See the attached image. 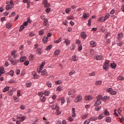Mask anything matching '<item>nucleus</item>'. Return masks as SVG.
<instances>
[{
  "label": "nucleus",
  "instance_id": "nucleus-1",
  "mask_svg": "<svg viewBox=\"0 0 124 124\" xmlns=\"http://www.w3.org/2000/svg\"><path fill=\"white\" fill-rule=\"evenodd\" d=\"M9 61L13 65H16L17 62H19V60H14V59L11 57H9Z\"/></svg>",
  "mask_w": 124,
  "mask_h": 124
},
{
  "label": "nucleus",
  "instance_id": "nucleus-2",
  "mask_svg": "<svg viewBox=\"0 0 124 124\" xmlns=\"http://www.w3.org/2000/svg\"><path fill=\"white\" fill-rule=\"evenodd\" d=\"M110 63V61L108 60H106L105 64L103 65V68L105 70H107V69L109 67V64Z\"/></svg>",
  "mask_w": 124,
  "mask_h": 124
},
{
  "label": "nucleus",
  "instance_id": "nucleus-3",
  "mask_svg": "<svg viewBox=\"0 0 124 124\" xmlns=\"http://www.w3.org/2000/svg\"><path fill=\"white\" fill-rule=\"evenodd\" d=\"M80 100H82V96L78 95L75 99V103H77Z\"/></svg>",
  "mask_w": 124,
  "mask_h": 124
},
{
  "label": "nucleus",
  "instance_id": "nucleus-4",
  "mask_svg": "<svg viewBox=\"0 0 124 124\" xmlns=\"http://www.w3.org/2000/svg\"><path fill=\"white\" fill-rule=\"evenodd\" d=\"M50 107L52 110H56L57 109H60V108H59V107L58 106V104L56 103L53 104V105H51L50 106Z\"/></svg>",
  "mask_w": 124,
  "mask_h": 124
},
{
  "label": "nucleus",
  "instance_id": "nucleus-5",
  "mask_svg": "<svg viewBox=\"0 0 124 124\" xmlns=\"http://www.w3.org/2000/svg\"><path fill=\"white\" fill-rule=\"evenodd\" d=\"M61 54V50L60 49H56V51H54V53L53 54V57H58L59 55Z\"/></svg>",
  "mask_w": 124,
  "mask_h": 124
},
{
  "label": "nucleus",
  "instance_id": "nucleus-6",
  "mask_svg": "<svg viewBox=\"0 0 124 124\" xmlns=\"http://www.w3.org/2000/svg\"><path fill=\"white\" fill-rule=\"evenodd\" d=\"M89 17H90V14L88 13H84L82 16V19H84L85 20H87V18H89Z\"/></svg>",
  "mask_w": 124,
  "mask_h": 124
},
{
  "label": "nucleus",
  "instance_id": "nucleus-7",
  "mask_svg": "<svg viewBox=\"0 0 124 124\" xmlns=\"http://www.w3.org/2000/svg\"><path fill=\"white\" fill-rule=\"evenodd\" d=\"M95 58L97 61H101L103 59V57L101 55H95Z\"/></svg>",
  "mask_w": 124,
  "mask_h": 124
},
{
  "label": "nucleus",
  "instance_id": "nucleus-8",
  "mask_svg": "<svg viewBox=\"0 0 124 124\" xmlns=\"http://www.w3.org/2000/svg\"><path fill=\"white\" fill-rule=\"evenodd\" d=\"M80 36L82 38H87V34L85 32H82L80 34Z\"/></svg>",
  "mask_w": 124,
  "mask_h": 124
},
{
  "label": "nucleus",
  "instance_id": "nucleus-9",
  "mask_svg": "<svg viewBox=\"0 0 124 124\" xmlns=\"http://www.w3.org/2000/svg\"><path fill=\"white\" fill-rule=\"evenodd\" d=\"M13 7H14V6L10 4L6 6V10H9V9H11V8H13Z\"/></svg>",
  "mask_w": 124,
  "mask_h": 124
},
{
  "label": "nucleus",
  "instance_id": "nucleus-10",
  "mask_svg": "<svg viewBox=\"0 0 124 124\" xmlns=\"http://www.w3.org/2000/svg\"><path fill=\"white\" fill-rule=\"evenodd\" d=\"M90 46L91 47H95V46H96V42L93 41H92L90 42Z\"/></svg>",
  "mask_w": 124,
  "mask_h": 124
},
{
  "label": "nucleus",
  "instance_id": "nucleus-11",
  "mask_svg": "<svg viewBox=\"0 0 124 124\" xmlns=\"http://www.w3.org/2000/svg\"><path fill=\"white\" fill-rule=\"evenodd\" d=\"M74 93H75V90H74V89H71L70 91L68 92V95H71V94Z\"/></svg>",
  "mask_w": 124,
  "mask_h": 124
},
{
  "label": "nucleus",
  "instance_id": "nucleus-12",
  "mask_svg": "<svg viewBox=\"0 0 124 124\" xmlns=\"http://www.w3.org/2000/svg\"><path fill=\"white\" fill-rule=\"evenodd\" d=\"M26 60H27V57H26L25 56H22L20 58V59L19 60V62H25L26 61Z\"/></svg>",
  "mask_w": 124,
  "mask_h": 124
},
{
  "label": "nucleus",
  "instance_id": "nucleus-13",
  "mask_svg": "<svg viewBox=\"0 0 124 124\" xmlns=\"http://www.w3.org/2000/svg\"><path fill=\"white\" fill-rule=\"evenodd\" d=\"M43 25L45 26H47V27L49 26V24H48V19H44Z\"/></svg>",
  "mask_w": 124,
  "mask_h": 124
},
{
  "label": "nucleus",
  "instance_id": "nucleus-14",
  "mask_svg": "<svg viewBox=\"0 0 124 124\" xmlns=\"http://www.w3.org/2000/svg\"><path fill=\"white\" fill-rule=\"evenodd\" d=\"M110 67H111V68H113V69L116 68V67H117V64H116V63L115 62L111 63Z\"/></svg>",
  "mask_w": 124,
  "mask_h": 124
},
{
  "label": "nucleus",
  "instance_id": "nucleus-15",
  "mask_svg": "<svg viewBox=\"0 0 124 124\" xmlns=\"http://www.w3.org/2000/svg\"><path fill=\"white\" fill-rule=\"evenodd\" d=\"M64 43H65L66 46H68L70 44V40L67 39H65Z\"/></svg>",
  "mask_w": 124,
  "mask_h": 124
},
{
  "label": "nucleus",
  "instance_id": "nucleus-16",
  "mask_svg": "<svg viewBox=\"0 0 124 124\" xmlns=\"http://www.w3.org/2000/svg\"><path fill=\"white\" fill-rule=\"evenodd\" d=\"M100 104H101V101H100V100H97L94 105V106H97L98 105H100Z\"/></svg>",
  "mask_w": 124,
  "mask_h": 124
},
{
  "label": "nucleus",
  "instance_id": "nucleus-17",
  "mask_svg": "<svg viewBox=\"0 0 124 124\" xmlns=\"http://www.w3.org/2000/svg\"><path fill=\"white\" fill-rule=\"evenodd\" d=\"M42 53V50H41V48H38L36 50V54L37 55H40Z\"/></svg>",
  "mask_w": 124,
  "mask_h": 124
},
{
  "label": "nucleus",
  "instance_id": "nucleus-18",
  "mask_svg": "<svg viewBox=\"0 0 124 124\" xmlns=\"http://www.w3.org/2000/svg\"><path fill=\"white\" fill-rule=\"evenodd\" d=\"M89 116V114H83L82 116H81V119L82 120H85V119H88V117Z\"/></svg>",
  "mask_w": 124,
  "mask_h": 124
},
{
  "label": "nucleus",
  "instance_id": "nucleus-19",
  "mask_svg": "<svg viewBox=\"0 0 124 124\" xmlns=\"http://www.w3.org/2000/svg\"><path fill=\"white\" fill-rule=\"evenodd\" d=\"M0 73H1V74H4L5 73V71L4 70V68L2 67H0Z\"/></svg>",
  "mask_w": 124,
  "mask_h": 124
},
{
  "label": "nucleus",
  "instance_id": "nucleus-20",
  "mask_svg": "<svg viewBox=\"0 0 124 124\" xmlns=\"http://www.w3.org/2000/svg\"><path fill=\"white\" fill-rule=\"evenodd\" d=\"M124 37V35L123 34V33L120 32L118 34V39H122Z\"/></svg>",
  "mask_w": 124,
  "mask_h": 124
},
{
  "label": "nucleus",
  "instance_id": "nucleus-21",
  "mask_svg": "<svg viewBox=\"0 0 124 124\" xmlns=\"http://www.w3.org/2000/svg\"><path fill=\"white\" fill-rule=\"evenodd\" d=\"M85 98L86 100H92V99H93V97L91 95H89L85 96Z\"/></svg>",
  "mask_w": 124,
  "mask_h": 124
},
{
  "label": "nucleus",
  "instance_id": "nucleus-22",
  "mask_svg": "<svg viewBox=\"0 0 124 124\" xmlns=\"http://www.w3.org/2000/svg\"><path fill=\"white\" fill-rule=\"evenodd\" d=\"M32 76L33 79H37V78H39V76L35 74V73H34V74H32Z\"/></svg>",
  "mask_w": 124,
  "mask_h": 124
},
{
  "label": "nucleus",
  "instance_id": "nucleus-23",
  "mask_svg": "<svg viewBox=\"0 0 124 124\" xmlns=\"http://www.w3.org/2000/svg\"><path fill=\"white\" fill-rule=\"evenodd\" d=\"M104 114L105 115V116H109V115H110V112H109L108 110L105 109L104 111Z\"/></svg>",
  "mask_w": 124,
  "mask_h": 124
},
{
  "label": "nucleus",
  "instance_id": "nucleus-24",
  "mask_svg": "<svg viewBox=\"0 0 124 124\" xmlns=\"http://www.w3.org/2000/svg\"><path fill=\"white\" fill-rule=\"evenodd\" d=\"M113 91V89L112 88H109L107 89L106 92L107 93H111Z\"/></svg>",
  "mask_w": 124,
  "mask_h": 124
},
{
  "label": "nucleus",
  "instance_id": "nucleus-25",
  "mask_svg": "<svg viewBox=\"0 0 124 124\" xmlns=\"http://www.w3.org/2000/svg\"><path fill=\"white\" fill-rule=\"evenodd\" d=\"M47 41H48V37H44L43 38V42H44V43H47Z\"/></svg>",
  "mask_w": 124,
  "mask_h": 124
},
{
  "label": "nucleus",
  "instance_id": "nucleus-26",
  "mask_svg": "<svg viewBox=\"0 0 124 124\" xmlns=\"http://www.w3.org/2000/svg\"><path fill=\"white\" fill-rule=\"evenodd\" d=\"M101 84H102V81L101 80H98L95 83V85L96 86L101 85Z\"/></svg>",
  "mask_w": 124,
  "mask_h": 124
},
{
  "label": "nucleus",
  "instance_id": "nucleus-27",
  "mask_svg": "<svg viewBox=\"0 0 124 124\" xmlns=\"http://www.w3.org/2000/svg\"><path fill=\"white\" fill-rule=\"evenodd\" d=\"M24 29H25V26H24V25H22L20 27V29L19 30V32H21V31H23V30H24Z\"/></svg>",
  "mask_w": 124,
  "mask_h": 124
},
{
  "label": "nucleus",
  "instance_id": "nucleus-28",
  "mask_svg": "<svg viewBox=\"0 0 124 124\" xmlns=\"http://www.w3.org/2000/svg\"><path fill=\"white\" fill-rule=\"evenodd\" d=\"M105 17L104 16H102L99 18L100 22H102V23H103L105 21Z\"/></svg>",
  "mask_w": 124,
  "mask_h": 124
},
{
  "label": "nucleus",
  "instance_id": "nucleus-29",
  "mask_svg": "<svg viewBox=\"0 0 124 124\" xmlns=\"http://www.w3.org/2000/svg\"><path fill=\"white\" fill-rule=\"evenodd\" d=\"M90 121H96V120H97V117L95 116L92 117L90 118Z\"/></svg>",
  "mask_w": 124,
  "mask_h": 124
},
{
  "label": "nucleus",
  "instance_id": "nucleus-30",
  "mask_svg": "<svg viewBox=\"0 0 124 124\" xmlns=\"http://www.w3.org/2000/svg\"><path fill=\"white\" fill-rule=\"evenodd\" d=\"M65 103V99L64 98H62L61 99V105H62V104H64Z\"/></svg>",
  "mask_w": 124,
  "mask_h": 124
},
{
  "label": "nucleus",
  "instance_id": "nucleus-31",
  "mask_svg": "<svg viewBox=\"0 0 124 124\" xmlns=\"http://www.w3.org/2000/svg\"><path fill=\"white\" fill-rule=\"evenodd\" d=\"M42 75H46L47 74V71L46 69H44L43 71L41 72Z\"/></svg>",
  "mask_w": 124,
  "mask_h": 124
},
{
  "label": "nucleus",
  "instance_id": "nucleus-32",
  "mask_svg": "<svg viewBox=\"0 0 124 124\" xmlns=\"http://www.w3.org/2000/svg\"><path fill=\"white\" fill-rule=\"evenodd\" d=\"M44 94L46 95V96H48V95L50 94V92H49V91H45L44 92Z\"/></svg>",
  "mask_w": 124,
  "mask_h": 124
},
{
  "label": "nucleus",
  "instance_id": "nucleus-33",
  "mask_svg": "<svg viewBox=\"0 0 124 124\" xmlns=\"http://www.w3.org/2000/svg\"><path fill=\"white\" fill-rule=\"evenodd\" d=\"M96 99L97 100H100V99H102V96L101 95V94L97 96Z\"/></svg>",
  "mask_w": 124,
  "mask_h": 124
},
{
  "label": "nucleus",
  "instance_id": "nucleus-34",
  "mask_svg": "<svg viewBox=\"0 0 124 124\" xmlns=\"http://www.w3.org/2000/svg\"><path fill=\"white\" fill-rule=\"evenodd\" d=\"M106 122H107V123H110V122H111V118L109 117H107L106 118Z\"/></svg>",
  "mask_w": 124,
  "mask_h": 124
},
{
  "label": "nucleus",
  "instance_id": "nucleus-35",
  "mask_svg": "<svg viewBox=\"0 0 124 124\" xmlns=\"http://www.w3.org/2000/svg\"><path fill=\"white\" fill-rule=\"evenodd\" d=\"M9 90V87H6L3 90V92L5 93L7 92Z\"/></svg>",
  "mask_w": 124,
  "mask_h": 124
},
{
  "label": "nucleus",
  "instance_id": "nucleus-36",
  "mask_svg": "<svg viewBox=\"0 0 124 124\" xmlns=\"http://www.w3.org/2000/svg\"><path fill=\"white\" fill-rule=\"evenodd\" d=\"M124 77L122 76H119L117 78V80H124Z\"/></svg>",
  "mask_w": 124,
  "mask_h": 124
},
{
  "label": "nucleus",
  "instance_id": "nucleus-37",
  "mask_svg": "<svg viewBox=\"0 0 124 124\" xmlns=\"http://www.w3.org/2000/svg\"><path fill=\"white\" fill-rule=\"evenodd\" d=\"M117 91L112 90V91H111L110 93V94H111L112 95H115L117 94Z\"/></svg>",
  "mask_w": 124,
  "mask_h": 124
},
{
  "label": "nucleus",
  "instance_id": "nucleus-38",
  "mask_svg": "<svg viewBox=\"0 0 124 124\" xmlns=\"http://www.w3.org/2000/svg\"><path fill=\"white\" fill-rule=\"evenodd\" d=\"M45 7H48L50 6V4L47 3V0H45Z\"/></svg>",
  "mask_w": 124,
  "mask_h": 124
},
{
  "label": "nucleus",
  "instance_id": "nucleus-39",
  "mask_svg": "<svg viewBox=\"0 0 124 124\" xmlns=\"http://www.w3.org/2000/svg\"><path fill=\"white\" fill-rule=\"evenodd\" d=\"M90 122H91L90 119H87L84 121V124H90Z\"/></svg>",
  "mask_w": 124,
  "mask_h": 124
},
{
  "label": "nucleus",
  "instance_id": "nucleus-40",
  "mask_svg": "<svg viewBox=\"0 0 124 124\" xmlns=\"http://www.w3.org/2000/svg\"><path fill=\"white\" fill-rule=\"evenodd\" d=\"M103 118H104V115L103 114H100L99 116H98V120H102V119H103Z\"/></svg>",
  "mask_w": 124,
  "mask_h": 124
},
{
  "label": "nucleus",
  "instance_id": "nucleus-41",
  "mask_svg": "<svg viewBox=\"0 0 124 124\" xmlns=\"http://www.w3.org/2000/svg\"><path fill=\"white\" fill-rule=\"evenodd\" d=\"M46 85L48 88H51L52 87V83H51L50 82H46Z\"/></svg>",
  "mask_w": 124,
  "mask_h": 124
},
{
  "label": "nucleus",
  "instance_id": "nucleus-42",
  "mask_svg": "<svg viewBox=\"0 0 124 124\" xmlns=\"http://www.w3.org/2000/svg\"><path fill=\"white\" fill-rule=\"evenodd\" d=\"M40 100L41 101H42V102H45V100H46V98H45V96H43L40 99Z\"/></svg>",
  "mask_w": 124,
  "mask_h": 124
},
{
  "label": "nucleus",
  "instance_id": "nucleus-43",
  "mask_svg": "<svg viewBox=\"0 0 124 124\" xmlns=\"http://www.w3.org/2000/svg\"><path fill=\"white\" fill-rule=\"evenodd\" d=\"M62 41V38H60L58 40L55 41V43H60Z\"/></svg>",
  "mask_w": 124,
  "mask_h": 124
},
{
  "label": "nucleus",
  "instance_id": "nucleus-44",
  "mask_svg": "<svg viewBox=\"0 0 124 124\" xmlns=\"http://www.w3.org/2000/svg\"><path fill=\"white\" fill-rule=\"evenodd\" d=\"M59 109H60V108L56 109V114H57V115H61V114H62V112H61V111H60Z\"/></svg>",
  "mask_w": 124,
  "mask_h": 124
},
{
  "label": "nucleus",
  "instance_id": "nucleus-45",
  "mask_svg": "<svg viewBox=\"0 0 124 124\" xmlns=\"http://www.w3.org/2000/svg\"><path fill=\"white\" fill-rule=\"evenodd\" d=\"M50 11H51V8L49 7H48L46 9V13H49Z\"/></svg>",
  "mask_w": 124,
  "mask_h": 124
},
{
  "label": "nucleus",
  "instance_id": "nucleus-46",
  "mask_svg": "<svg viewBox=\"0 0 124 124\" xmlns=\"http://www.w3.org/2000/svg\"><path fill=\"white\" fill-rule=\"evenodd\" d=\"M108 97L106 96H104L103 97H102V100H103V101H106V100L107 99Z\"/></svg>",
  "mask_w": 124,
  "mask_h": 124
},
{
  "label": "nucleus",
  "instance_id": "nucleus-47",
  "mask_svg": "<svg viewBox=\"0 0 124 124\" xmlns=\"http://www.w3.org/2000/svg\"><path fill=\"white\" fill-rule=\"evenodd\" d=\"M29 64L30 62H29V61H26L24 62V65H26V66H28V65H29Z\"/></svg>",
  "mask_w": 124,
  "mask_h": 124
},
{
  "label": "nucleus",
  "instance_id": "nucleus-48",
  "mask_svg": "<svg viewBox=\"0 0 124 124\" xmlns=\"http://www.w3.org/2000/svg\"><path fill=\"white\" fill-rule=\"evenodd\" d=\"M31 86V82L27 83L26 84V87L27 88H30Z\"/></svg>",
  "mask_w": 124,
  "mask_h": 124
},
{
  "label": "nucleus",
  "instance_id": "nucleus-49",
  "mask_svg": "<svg viewBox=\"0 0 124 124\" xmlns=\"http://www.w3.org/2000/svg\"><path fill=\"white\" fill-rule=\"evenodd\" d=\"M55 83L57 84V85H61V84L62 83V80H58L56 81Z\"/></svg>",
  "mask_w": 124,
  "mask_h": 124
},
{
  "label": "nucleus",
  "instance_id": "nucleus-50",
  "mask_svg": "<svg viewBox=\"0 0 124 124\" xmlns=\"http://www.w3.org/2000/svg\"><path fill=\"white\" fill-rule=\"evenodd\" d=\"M7 28L8 29H10V28H11V27H12V24H11V23H9L7 25Z\"/></svg>",
  "mask_w": 124,
  "mask_h": 124
},
{
  "label": "nucleus",
  "instance_id": "nucleus-51",
  "mask_svg": "<svg viewBox=\"0 0 124 124\" xmlns=\"http://www.w3.org/2000/svg\"><path fill=\"white\" fill-rule=\"evenodd\" d=\"M52 49V45H49L47 46L46 50H51Z\"/></svg>",
  "mask_w": 124,
  "mask_h": 124
},
{
  "label": "nucleus",
  "instance_id": "nucleus-52",
  "mask_svg": "<svg viewBox=\"0 0 124 124\" xmlns=\"http://www.w3.org/2000/svg\"><path fill=\"white\" fill-rule=\"evenodd\" d=\"M9 74H10L11 76H13L14 75V71L13 70L10 71Z\"/></svg>",
  "mask_w": 124,
  "mask_h": 124
},
{
  "label": "nucleus",
  "instance_id": "nucleus-53",
  "mask_svg": "<svg viewBox=\"0 0 124 124\" xmlns=\"http://www.w3.org/2000/svg\"><path fill=\"white\" fill-rule=\"evenodd\" d=\"M73 61L75 62H77L78 61V58H76V56H73Z\"/></svg>",
  "mask_w": 124,
  "mask_h": 124
},
{
  "label": "nucleus",
  "instance_id": "nucleus-54",
  "mask_svg": "<svg viewBox=\"0 0 124 124\" xmlns=\"http://www.w3.org/2000/svg\"><path fill=\"white\" fill-rule=\"evenodd\" d=\"M74 19V17L73 16H69L67 17L68 20H73Z\"/></svg>",
  "mask_w": 124,
  "mask_h": 124
},
{
  "label": "nucleus",
  "instance_id": "nucleus-55",
  "mask_svg": "<svg viewBox=\"0 0 124 124\" xmlns=\"http://www.w3.org/2000/svg\"><path fill=\"white\" fill-rule=\"evenodd\" d=\"M68 120L69 121V122H73L74 119L71 116H70L68 118Z\"/></svg>",
  "mask_w": 124,
  "mask_h": 124
},
{
  "label": "nucleus",
  "instance_id": "nucleus-56",
  "mask_svg": "<svg viewBox=\"0 0 124 124\" xmlns=\"http://www.w3.org/2000/svg\"><path fill=\"white\" fill-rule=\"evenodd\" d=\"M25 120H26V117L25 116H22L21 118L20 121H21V122H24V121H25Z\"/></svg>",
  "mask_w": 124,
  "mask_h": 124
},
{
  "label": "nucleus",
  "instance_id": "nucleus-57",
  "mask_svg": "<svg viewBox=\"0 0 124 124\" xmlns=\"http://www.w3.org/2000/svg\"><path fill=\"white\" fill-rule=\"evenodd\" d=\"M56 91H58V92H60V91H62V87L61 86H58L57 88Z\"/></svg>",
  "mask_w": 124,
  "mask_h": 124
},
{
  "label": "nucleus",
  "instance_id": "nucleus-58",
  "mask_svg": "<svg viewBox=\"0 0 124 124\" xmlns=\"http://www.w3.org/2000/svg\"><path fill=\"white\" fill-rule=\"evenodd\" d=\"M15 82V81L14 80V79H10L8 81V83H9L10 84H12V83H14Z\"/></svg>",
  "mask_w": 124,
  "mask_h": 124
},
{
  "label": "nucleus",
  "instance_id": "nucleus-59",
  "mask_svg": "<svg viewBox=\"0 0 124 124\" xmlns=\"http://www.w3.org/2000/svg\"><path fill=\"white\" fill-rule=\"evenodd\" d=\"M43 94H44V93H42V92H40V93H38V95H39V96H40V97H42L43 96Z\"/></svg>",
  "mask_w": 124,
  "mask_h": 124
},
{
  "label": "nucleus",
  "instance_id": "nucleus-60",
  "mask_svg": "<svg viewBox=\"0 0 124 124\" xmlns=\"http://www.w3.org/2000/svg\"><path fill=\"white\" fill-rule=\"evenodd\" d=\"M43 32H44V30H41L39 31V34L40 35H42L43 34Z\"/></svg>",
  "mask_w": 124,
  "mask_h": 124
},
{
  "label": "nucleus",
  "instance_id": "nucleus-61",
  "mask_svg": "<svg viewBox=\"0 0 124 124\" xmlns=\"http://www.w3.org/2000/svg\"><path fill=\"white\" fill-rule=\"evenodd\" d=\"M66 13L68 14L69 12H70V9L66 8L65 10Z\"/></svg>",
  "mask_w": 124,
  "mask_h": 124
},
{
  "label": "nucleus",
  "instance_id": "nucleus-62",
  "mask_svg": "<svg viewBox=\"0 0 124 124\" xmlns=\"http://www.w3.org/2000/svg\"><path fill=\"white\" fill-rule=\"evenodd\" d=\"M44 65H45V62H43L40 66V68H43V66H44Z\"/></svg>",
  "mask_w": 124,
  "mask_h": 124
},
{
  "label": "nucleus",
  "instance_id": "nucleus-63",
  "mask_svg": "<svg viewBox=\"0 0 124 124\" xmlns=\"http://www.w3.org/2000/svg\"><path fill=\"white\" fill-rule=\"evenodd\" d=\"M16 73L17 75H19L20 74V70L17 69L16 71Z\"/></svg>",
  "mask_w": 124,
  "mask_h": 124
},
{
  "label": "nucleus",
  "instance_id": "nucleus-64",
  "mask_svg": "<svg viewBox=\"0 0 124 124\" xmlns=\"http://www.w3.org/2000/svg\"><path fill=\"white\" fill-rule=\"evenodd\" d=\"M118 46H123V42H120L117 43Z\"/></svg>",
  "mask_w": 124,
  "mask_h": 124
}]
</instances>
